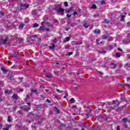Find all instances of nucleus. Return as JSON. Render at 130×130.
Wrapping results in <instances>:
<instances>
[{
	"label": "nucleus",
	"mask_w": 130,
	"mask_h": 130,
	"mask_svg": "<svg viewBox=\"0 0 130 130\" xmlns=\"http://www.w3.org/2000/svg\"><path fill=\"white\" fill-rule=\"evenodd\" d=\"M112 109H114L116 111L120 110V108H119V102L118 101H113L112 104L108 105L107 110L109 111L112 110Z\"/></svg>",
	"instance_id": "nucleus-1"
},
{
	"label": "nucleus",
	"mask_w": 130,
	"mask_h": 130,
	"mask_svg": "<svg viewBox=\"0 0 130 130\" xmlns=\"http://www.w3.org/2000/svg\"><path fill=\"white\" fill-rule=\"evenodd\" d=\"M47 26L48 27L47 28H45L44 26H41L39 28L40 31H44V30H46L47 32H49V31L52 30V25H50L49 23H47Z\"/></svg>",
	"instance_id": "nucleus-2"
},
{
	"label": "nucleus",
	"mask_w": 130,
	"mask_h": 130,
	"mask_svg": "<svg viewBox=\"0 0 130 130\" xmlns=\"http://www.w3.org/2000/svg\"><path fill=\"white\" fill-rule=\"evenodd\" d=\"M54 10L56 11L58 13H61V14H63V12H64V10L60 8V5H58L57 6H56L54 8Z\"/></svg>",
	"instance_id": "nucleus-3"
},
{
	"label": "nucleus",
	"mask_w": 130,
	"mask_h": 130,
	"mask_svg": "<svg viewBox=\"0 0 130 130\" xmlns=\"http://www.w3.org/2000/svg\"><path fill=\"white\" fill-rule=\"evenodd\" d=\"M26 104H27V105L29 106L27 108H25L21 106L20 107V109H22L24 111H29L30 109H31V107H30L31 106V103H27Z\"/></svg>",
	"instance_id": "nucleus-4"
},
{
	"label": "nucleus",
	"mask_w": 130,
	"mask_h": 130,
	"mask_svg": "<svg viewBox=\"0 0 130 130\" xmlns=\"http://www.w3.org/2000/svg\"><path fill=\"white\" fill-rule=\"evenodd\" d=\"M20 7L21 9H28V8H29V5L26 4H21Z\"/></svg>",
	"instance_id": "nucleus-5"
},
{
	"label": "nucleus",
	"mask_w": 130,
	"mask_h": 130,
	"mask_svg": "<svg viewBox=\"0 0 130 130\" xmlns=\"http://www.w3.org/2000/svg\"><path fill=\"white\" fill-rule=\"evenodd\" d=\"M73 11H74V8L73 7H71L70 9L66 10L65 12L66 14H68L69 13L73 12Z\"/></svg>",
	"instance_id": "nucleus-6"
},
{
	"label": "nucleus",
	"mask_w": 130,
	"mask_h": 130,
	"mask_svg": "<svg viewBox=\"0 0 130 130\" xmlns=\"http://www.w3.org/2000/svg\"><path fill=\"white\" fill-rule=\"evenodd\" d=\"M39 12V10H33L32 11L31 15H32L34 17H35L37 15H38Z\"/></svg>",
	"instance_id": "nucleus-7"
},
{
	"label": "nucleus",
	"mask_w": 130,
	"mask_h": 130,
	"mask_svg": "<svg viewBox=\"0 0 130 130\" xmlns=\"http://www.w3.org/2000/svg\"><path fill=\"white\" fill-rule=\"evenodd\" d=\"M93 33L94 34H100V30L98 29H95V30H93Z\"/></svg>",
	"instance_id": "nucleus-8"
},
{
	"label": "nucleus",
	"mask_w": 130,
	"mask_h": 130,
	"mask_svg": "<svg viewBox=\"0 0 130 130\" xmlns=\"http://www.w3.org/2000/svg\"><path fill=\"white\" fill-rule=\"evenodd\" d=\"M108 37H109V34L103 35L102 36L103 39H107Z\"/></svg>",
	"instance_id": "nucleus-9"
},
{
	"label": "nucleus",
	"mask_w": 130,
	"mask_h": 130,
	"mask_svg": "<svg viewBox=\"0 0 130 130\" xmlns=\"http://www.w3.org/2000/svg\"><path fill=\"white\" fill-rule=\"evenodd\" d=\"M8 40H9V38H6L5 40H3L2 41V44H6Z\"/></svg>",
	"instance_id": "nucleus-10"
},
{
	"label": "nucleus",
	"mask_w": 130,
	"mask_h": 130,
	"mask_svg": "<svg viewBox=\"0 0 130 130\" xmlns=\"http://www.w3.org/2000/svg\"><path fill=\"white\" fill-rule=\"evenodd\" d=\"M12 98L13 100L16 101L18 100V95L16 94H14L12 96Z\"/></svg>",
	"instance_id": "nucleus-11"
},
{
	"label": "nucleus",
	"mask_w": 130,
	"mask_h": 130,
	"mask_svg": "<svg viewBox=\"0 0 130 130\" xmlns=\"http://www.w3.org/2000/svg\"><path fill=\"white\" fill-rule=\"evenodd\" d=\"M107 50L110 51L113 49V46L110 45L109 46L106 48Z\"/></svg>",
	"instance_id": "nucleus-12"
},
{
	"label": "nucleus",
	"mask_w": 130,
	"mask_h": 130,
	"mask_svg": "<svg viewBox=\"0 0 130 130\" xmlns=\"http://www.w3.org/2000/svg\"><path fill=\"white\" fill-rule=\"evenodd\" d=\"M111 66V69H116V65L114 64V63H111L110 64Z\"/></svg>",
	"instance_id": "nucleus-13"
},
{
	"label": "nucleus",
	"mask_w": 130,
	"mask_h": 130,
	"mask_svg": "<svg viewBox=\"0 0 130 130\" xmlns=\"http://www.w3.org/2000/svg\"><path fill=\"white\" fill-rule=\"evenodd\" d=\"M121 86H123L124 87H127L128 89H130V85L128 84H121Z\"/></svg>",
	"instance_id": "nucleus-14"
},
{
	"label": "nucleus",
	"mask_w": 130,
	"mask_h": 130,
	"mask_svg": "<svg viewBox=\"0 0 130 130\" xmlns=\"http://www.w3.org/2000/svg\"><path fill=\"white\" fill-rule=\"evenodd\" d=\"M1 71H2L3 73H5V74H7V73H8V71L4 67H1Z\"/></svg>",
	"instance_id": "nucleus-15"
},
{
	"label": "nucleus",
	"mask_w": 130,
	"mask_h": 130,
	"mask_svg": "<svg viewBox=\"0 0 130 130\" xmlns=\"http://www.w3.org/2000/svg\"><path fill=\"white\" fill-rule=\"evenodd\" d=\"M11 126H12V125H7L6 126V127L3 128V130H9L10 127H11Z\"/></svg>",
	"instance_id": "nucleus-16"
},
{
	"label": "nucleus",
	"mask_w": 130,
	"mask_h": 130,
	"mask_svg": "<svg viewBox=\"0 0 130 130\" xmlns=\"http://www.w3.org/2000/svg\"><path fill=\"white\" fill-rule=\"evenodd\" d=\"M7 79H8V80H11V81H13L14 80L13 79V76H12L11 75H8Z\"/></svg>",
	"instance_id": "nucleus-17"
},
{
	"label": "nucleus",
	"mask_w": 130,
	"mask_h": 130,
	"mask_svg": "<svg viewBox=\"0 0 130 130\" xmlns=\"http://www.w3.org/2000/svg\"><path fill=\"white\" fill-rule=\"evenodd\" d=\"M17 113H19L20 117H22V116H23V112L22 111H18L17 112Z\"/></svg>",
	"instance_id": "nucleus-18"
},
{
	"label": "nucleus",
	"mask_w": 130,
	"mask_h": 130,
	"mask_svg": "<svg viewBox=\"0 0 130 130\" xmlns=\"http://www.w3.org/2000/svg\"><path fill=\"white\" fill-rule=\"evenodd\" d=\"M71 40V38L70 37H67L65 38V40L64 41V42H68V41H70Z\"/></svg>",
	"instance_id": "nucleus-19"
},
{
	"label": "nucleus",
	"mask_w": 130,
	"mask_h": 130,
	"mask_svg": "<svg viewBox=\"0 0 130 130\" xmlns=\"http://www.w3.org/2000/svg\"><path fill=\"white\" fill-rule=\"evenodd\" d=\"M88 26H89L88 23L85 22L83 24V27H84V28H88Z\"/></svg>",
	"instance_id": "nucleus-20"
},
{
	"label": "nucleus",
	"mask_w": 130,
	"mask_h": 130,
	"mask_svg": "<svg viewBox=\"0 0 130 130\" xmlns=\"http://www.w3.org/2000/svg\"><path fill=\"white\" fill-rule=\"evenodd\" d=\"M10 93H12V91L9 90H5V94H10Z\"/></svg>",
	"instance_id": "nucleus-21"
},
{
	"label": "nucleus",
	"mask_w": 130,
	"mask_h": 130,
	"mask_svg": "<svg viewBox=\"0 0 130 130\" xmlns=\"http://www.w3.org/2000/svg\"><path fill=\"white\" fill-rule=\"evenodd\" d=\"M110 22V21H109V20L107 19V20H105V21H104L103 23V24H109Z\"/></svg>",
	"instance_id": "nucleus-22"
},
{
	"label": "nucleus",
	"mask_w": 130,
	"mask_h": 130,
	"mask_svg": "<svg viewBox=\"0 0 130 130\" xmlns=\"http://www.w3.org/2000/svg\"><path fill=\"white\" fill-rule=\"evenodd\" d=\"M44 106V105H37V108H43V107Z\"/></svg>",
	"instance_id": "nucleus-23"
},
{
	"label": "nucleus",
	"mask_w": 130,
	"mask_h": 130,
	"mask_svg": "<svg viewBox=\"0 0 130 130\" xmlns=\"http://www.w3.org/2000/svg\"><path fill=\"white\" fill-rule=\"evenodd\" d=\"M124 68L125 69H128V68H130V64L129 63L125 64Z\"/></svg>",
	"instance_id": "nucleus-24"
},
{
	"label": "nucleus",
	"mask_w": 130,
	"mask_h": 130,
	"mask_svg": "<svg viewBox=\"0 0 130 130\" xmlns=\"http://www.w3.org/2000/svg\"><path fill=\"white\" fill-rule=\"evenodd\" d=\"M99 53H101L102 54H105L106 53V51L105 50H102V51H99Z\"/></svg>",
	"instance_id": "nucleus-25"
},
{
	"label": "nucleus",
	"mask_w": 130,
	"mask_h": 130,
	"mask_svg": "<svg viewBox=\"0 0 130 130\" xmlns=\"http://www.w3.org/2000/svg\"><path fill=\"white\" fill-rule=\"evenodd\" d=\"M121 17L120 21H124V17H125V16L122 15H121Z\"/></svg>",
	"instance_id": "nucleus-26"
},
{
	"label": "nucleus",
	"mask_w": 130,
	"mask_h": 130,
	"mask_svg": "<svg viewBox=\"0 0 130 130\" xmlns=\"http://www.w3.org/2000/svg\"><path fill=\"white\" fill-rule=\"evenodd\" d=\"M39 25L37 23H35L33 26H32V27L33 28H36L37 27H39Z\"/></svg>",
	"instance_id": "nucleus-27"
},
{
	"label": "nucleus",
	"mask_w": 130,
	"mask_h": 130,
	"mask_svg": "<svg viewBox=\"0 0 130 130\" xmlns=\"http://www.w3.org/2000/svg\"><path fill=\"white\" fill-rule=\"evenodd\" d=\"M54 110H55V111L56 112V113H59V110H58L57 108L55 107Z\"/></svg>",
	"instance_id": "nucleus-28"
},
{
	"label": "nucleus",
	"mask_w": 130,
	"mask_h": 130,
	"mask_svg": "<svg viewBox=\"0 0 130 130\" xmlns=\"http://www.w3.org/2000/svg\"><path fill=\"white\" fill-rule=\"evenodd\" d=\"M71 103H75V99L72 98L70 100Z\"/></svg>",
	"instance_id": "nucleus-29"
},
{
	"label": "nucleus",
	"mask_w": 130,
	"mask_h": 130,
	"mask_svg": "<svg viewBox=\"0 0 130 130\" xmlns=\"http://www.w3.org/2000/svg\"><path fill=\"white\" fill-rule=\"evenodd\" d=\"M24 26H25V24H24L23 23H21L19 25V28H23V27H24Z\"/></svg>",
	"instance_id": "nucleus-30"
},
{
	"label": "nucleus",
	"mask_w": 130,
	"mask_h": 130,
	"mask_svg": "<svg viewBox=\"0 0 130 130\" xmlns=\"http://www.w3.org/2000/svg\"><path fill=\"white\" fill-rule=\"evenodd\" d=\"M7 120H8V122H11V121H12V119H11L10 116H8Z\"/></svg>",
	"instance_id": "nucleus-31"
},
{
	"label": "nucleus",
	"mask_w": 130,
	"mask_h": 130,
	"mask_svg": "<svg viewBox=\"0 0 130 130\" xmlns=\"http://www.w3.org/2000/svg\"><path fill=\"white\" fill-rule=\"evenodd\" d=\"M49 48H50V49H54V48H55V46L54 45H52V46H49Z\"/></svg>",
	"instance_id": "nucleus-32"
},
{
	"label": "nucleus",
	"mask_w": 130,
	"mask_h": 130,
	"mask_svg": "<svg viewBox=\"0 0 130 130\" xmlns=\"http://www.w3.org/2000/svg\"><path fill=\"white\" fill-rule=\"evenodd\" d=\"M91 111H90L88 114H85V115H86V118H89V115H90V114L91 113Z\"/></svg>",
	"instance_id": "nucleus-33"
},
{
	"label": "nucleus",
	"mask_w": 130,
	"mask_h": 130,
	"mask_svg": "<svg viewBox=\"0 0 130 130\" xmlns=\"http://www.w3.org/2000/svg\"><path fill=\"white\" fill-rule=\"evenodd\" d=\"M30 38H37V35H32L29 37Z\"/></svg>",
	"instance_id": "nucleus-34"
},
{
	"label": "nucleus",
	"mask_w": 130,
	"mask_h": 130,
	"mask_svg": "<svg viewBox=\"0 0 130 130\" xmlns=\"http://www.w3.org/2000/svg\"><path fill=\"white\" fill-rule=\"evenodd\" d=\"M31 92H32V93H36V92H37V90H34L33 89H31Z\"/></svg>",
	"instance_id": "nucleus-35"
},
{
	"label": "nucleus",
	"mask_w": 130,
	"mask_h": 130,
	"mask_svg": "<svg viewBox=\"0 0 130 130\" xmlns=\"http://www.w3.org/2000/svg\"><path fill=\"white\" fill-rule=\"evenodd\" d=\"M91 9H96V5L93 4L91 7Z\"/></svg>",
	"instance_id": "nucleus-36"
},
{
	"label": "nucleus",
	"mask_w": 130,
	"mask_h": 130,
	"mask_svg": "<svg viewBox=\"0 0 130 130\" xmlns=\"http://www.w3.org/2000/svg\"><path fill=\"white\" fill-rule=\"evenodd\" d=\"M4 17V13L0 12V18H3Z\"/></svg>",
	"instance_id": "nucleus-37"
},
{
	"label": "nucleus",
	"mask_w": 130,
	"mask_h": 130,
	"mask_svg": "<svg viewBox=\"0 0 130 130\" xmlns=\"http://www.w3.org/2000/svg\"><path fill=\"white\" fill-rule=\"evenodd\" d=\"M116 55L117 57H120V54H119V53H116Z\"/></svg>",
	"instance_id": "nucleus-38"
},
{
	"label": "nucleus",
	"mask_w": 130,
	"mask_h": 130,
	"mask_svg": "<svg viewBox=\"0 0 130 130\" xmlns=\"http://www.w3.org/2000/svg\"><path fill=\"white\" fill-rule=\"evenodd\" d=\"M64 7H68L69 6V4H68L67 2H65L64 3Z\"/></svg>",
	"instance_id": "nucleus-39"
},
{
	"label": "nucleus",
	"mask_w": 130,
	"mask_h": 130,
	"mask_svg": "<svg viewBox=\"0 0 130 130\" xmlns=\"http://www.w3.org/2000/svg\"><path fill=\"white\" fill-rule=\"evenodd\" d=\"M56 91H57V92H58V93H62V92H63V91L60 90L58 89H56Z\"/></svg>",
	"instance_id": "nucleus-40"
},
{
	"label": "nucleus",
	"mask_w": 130,
	"mask_h": 130,
	"mask_svg": "<svg viewBox=\"0 0 130 130\" xmlns=\"http://www.w3.org/2000/svg\"><path fill=\"white\" fill-rule=\"evenodd\" d=\"M72 54H73V52H70L68 53V54H67V55H68L69 56H70V55H72Z\"/></svg>",
	"instance_id": "nucleus-41"
},
{
	"label": "nucleus",
	"mask_w": 130,
	"mask_h": 130,
	"mask_svg": "<svg viewBox=\"0 0 130 130\" xmlns=\"http://www.w3.org/2000/svg\"><path fill=\"white\" fill-rule=\"evenodd\" d=\"M73 15V16H75V15H78V12H77V11H74Z\"/></svg>",
	"instance_id": "nucleus-42"
},
{
	"label": "nucleus",
	"mask_w": 130,
	"mask_h": 130,
	"mask_svg": "<svg viewBox=\"0 0 130 130\" xmlns=\"http://www.w3.org/2000/svg\"><path fill=\"white\" fill-rule=\"evenodd\" d=\"M45 77L46 78H48L49 79H50L51 78V76L50 75H46Z\"/></svg>",
	"instance_id": "nucleus-43"
},
{
	"label": "nucleus",
	"mask_w": 130,
	"mask_h": 130,
	"mask_svg": "<svg viewBox=\"0 0 130 130\" xmlns=\"http://www.w3.org/2000/svg\"><path fill=\"white\" fill-rule=\"evenodd\" d=\"M64 93H65V95H66V96H69V94L68 93V91L66 90L64 91Z\"/></svg>",
	"instance_id": "nucleus-44"
},
{
	"label": "nucleus",
	"mask_w": 130,
	"mask_h": 130,
	"mask_svg": "<svg viewBox=\"0 0 130 130\" xmlns=\"http://www.w3.org/2000/svg\"><path fill=\"white\" fill-rule=\"evenodd\" d=\"M67 18H71V17H72V15H71L67 14Z\"/></svg>",
	"instance_id": "nucleus-45"
},
{
	"label": "nucleus",
	"mask_w": 130,
	"mask_h": 130,
	"mask_svg": "<svg viewBox=\"0 0 130 130\" xmlns=\"http://www.w3.org/2000/svg\"><path fill=\"white\" fill-rule=\"evenodd\" d=\"M96 42V44H98H98H100V43H99V41H98V40H96V42Z\"/></svg>",
	"instance_id": "nucleus-46"
},
{
	"label": "nucleus",
	"mask_w": 130,
	"mask_h": 130,
	"mask_svg": "<svg viewBox=\"0 0 130 130\" xmlns=\"http://www.w3.org/2000/svg\"><path fill=\"white\" fill-rule=\"evenodd\" d=\"M124 127H125V128H127V124H124Z\"/></svg>",
	"instance_id": "nucleus-47"
},
{
	"label": "nucleus",
	"mask_w": 130,
	"mask_h": 130,
	"mask_svg": "<svg viewBox=\"0 0 130 130\" xmlns=\"http://www.w3.org/2000/svg\"><path fill=\"white\" fill-rule=\"evenodd\" d=\"M46 102H48V103H50L51 101L50 100L47 99Z\"/></svg>",
	"instance_id": "nucleus-48"
},
{
	"label": "nucleus",
	"mask_w": 130,
	"mask_h": 130,
	"mask_svg": "<svg viewBox=\"0 0 130 130\" xmlns=\"http://www.w3.org/2000/svg\"><path fill=\"white\" fill-rule=\"evenodd\" d=\"M101 5H103V4H105V1H102V2H101Z\"/></svg>",
	"instance_id": "nucleus-49"
},
{
	"label": "nucleus",
	"mask_w": 130,
	"mask_h": 130,
	"mask_svg": "<svg viewBox=\"0 0 130 130\" xmlns=\"http://www.w3.org/2000/svg\"><path fill=\"white\" fill-rule=\"evenodd\" d=\"M83 43V42H82L81 41L78 42V44H82Z\"/></svg>",
	"instance_id": "nucleus-50"
},
{
	"label": "nucleus",
	"mask_w": 130,
	"mask_h": 130,
	"mask_svg": "<svg viewBox=\"0 0 130 130\" xmlns=\"http://www.w3.org/2000/svg\"><path fill=\"white\" fill-rule=\"evenodd\" d=\"M71 26H72V27H74V26H75V23H72Z\"/></svg>",
	"instance_id": "nucleus-51"
},
{
	"label": "nucleus",
	"mask_w": 130,
	"mask_h": 130,
	"mask_svg": "<svg viewBox=\"0 0 130 130\" xmlns=\"http://www.w3.org/2000/svg\"><path fill=\"white\" fill-rule=\"evenodd\" d=\"M83 127H85V128H87V127H88V125H83Z\"/></svg>",
	"instance_id": "nucleus-52"
},
{
	"label": "nucleus",
	"mask_w": 130,
	"mask_h": 130,
	"mask_svg": "<svg viewBox=\"0 0 130 130\" xmlns=\"http://www.w3.org/2000/svg\"><path fill=\"white\" fill-rule=\"evenodd\" d=\"M118 50H120V51H122V49H120V48H118Z\"/></svg>",
	"instance_id": "nucleus-53"
},
{
	"label": "nucleus",
	"mask_w": 130,
	"mask_h": 130,
	"mask_svg": "<svg viewBox=\"0 0 130 130\" xmlns=\"http://www.w3.org/2000/svg\"><path fill=\"white\" fill-rule=\"evenodd\" d=\"M2 127H3V125L2 124V123H0V129L1 128H2Z\"/></svg>",
	"instance_id": "nucleus-54"
},
{
	"label": "nucleus",
	"mask_w": 130,
	"mask_h": 130,
	"mask_svg": "<svg viewBox=\"0 0 130 130\" xmlns=\"http://www.w3.org/2000/svg\"><path fill=\"white\" fill-rule=\"evenodd\" d=\"M117 130H120V129H119V126H117Z\"/></svg>",
	"instance_id": "nucleus-55"
},
{
	"label": "nucleus",
	"mask_w": 130,
	"mask_h": 130,
	"mask_svg": "<svg viewBox=\"0 0 130 130\" xmlns=\"http://www.w3.org/2000/svg\"><path fill=\"white\" fill-rule=\"evenodd\" d=\"M65 31H69V28H66Z\"/></svg>",
	"instance_id": "nucleus-56"
},
{
	"label": "nucleus",
	"mask_w": 130,
	"mask_h": 130,
	"mask_svg": "<svg viewBox=\"0 0 130 130\" xmlns=\"http://www.w3.org/2000/svg\"><path fill=\"white\" fill-rule=\"evenodd\" d=\"M127 41H123V43L124 44V43H127Z\"/></svg>",
	"instance_id": "nucleus-57"
},
{
	"label": "nucleus",
	"mask_w": 130,
	"mask_h": 130,
	"mask_svg": "<svg viewBox=\"0 0 130 130\" xmlns=\"http://www.w3.org/2000/svg\"><path fill=\"white\" fill-rule=\"evenodd\" d=\"M102 68H106V66L105 65H102Z\"/></svg>",
	"instance_id": "nucleus-58"
},
{
	"label": "nucleus",
	"mask_w": 130,
	"mask_h": 130,
	"mask_svg": "<svg viewBox=\"0 0 130 130\" xmlns=\"http://www.w3.org/2000/svg\"><path fill=\"white\" fill-rule=\"evenodd\" d=\"M73 108H77V106L76 105H74L73 106Z\"/></svg>",
	"instance_id": "nucleus-59"
},
{
	"label": "nucleus",
	"mask_w": 130,
	"mask_h": 130,
	"mask_svg": "<svg viewBox=\"0 0 130 130\" xmlns=\"http://www.w3.org/2000/svg\"><path fill=\"white\" fill-rule=\"evenodd\" d=\"M127 57H128V58H129V59H130V54L127 55Z\"/></svg>",
	"instance_id": "nucleus-60"
},
{
	"label": "nucleus",
	"mask_w": 130,
	"mask_h": 130,
	"mask_svg": "<svg viewBox=\"0 0 130 130\" xmlns=\"http://www.w3.org/2000/svg\"><path fill=\"white\" fill-rule=\"evenodd\" d=\"M99 73L100 74V75H103V73H102L101 72H99Z\"/></svg>",
	"instance_id": "nucleus-61"
},
{
	"label": "nucleus",
	"mask_w": 130,
	"mask_h": 130,
	"mask_svg": "<svg viewBox=\"0 0 130 130\" xmlns=\"http://www.w3.org/2000/svg\"><path fill=\"white\" fill-rule=\"evenodd\" d=\"M106 121H107V120H108V119H109V117H107V118H106Z\"/></svg>",
	"instance_id": "nucleus-62"
},
{
	"label": "nucleus",
	"mask_w": 130,
	"mask_h": 130,
	"mask_svg": "<svg viewBox=\"0 0 130 130\" xmlns=\"http://www.w3.org/2000/svg\"><path fill=\"white\" fill-rule=\"evenodd\" d=\"M1 101H3V99H2V98H0V102Z\"/></svg>",
	"instance_id": "nucleus-63"
},
{
	"label": "nucleus",
	"mask_w": 130,
	"mask_h": 130,
	"mask_svg": "<svg viewBox=\"0 0 130 130\" xmlns=\"http://www.w3.org/2000/svg\"><path fill=\"white\" fill-rule=\"evenodd\" d=\"M12 57H17V56L12 55Z\"/></svg>",
	"instance_id": "nucleus-64"
}]
</instances>
